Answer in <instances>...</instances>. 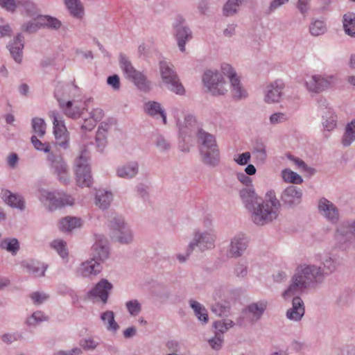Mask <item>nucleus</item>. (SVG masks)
<instances>
[{
    "label": "nucleus",
    "mask_w": 355,
    "mask_h": 355,
    "mask_svg": "<svg viewBox=\"0 0 355 355\" xmlns=\"http://www.w3.org/2000/svg\"><path fill=\"white\" fill-rule=\"evenodd\" d=\"M324 278L322 266L314 264L301 265L296 268L288 288L282 293V296L286 300L311 286L322 284Z\"/></svg>",
    "instance_id": "nucleus-1"
},
{
    "label": "nucleus",
    "mask_w": 355,
    "mask_h": 355,
    "mask_svg": "<svg viewBox=\"0 0 355 355\" xmlns=\"http://www.w3.org/2000/svg\"><path fill=\"white\" fill-rule=\"evenodd\" d=\"M101 320L107 324V329L116 332L119 328V324L114 320V314L112 311H107L103 313L101 315Z\"/></svg>",
    "instance_id": "nucleus-40"
},
{
    "label": "nucleus",
    "mask_w": 355,
    "mask_h": 355,
    "mask_svg": "<svg viewBox=\"0 0 355 355\" xmlns=\"http://www.w3.org/2000/svg\"><path fill=\"white\" fill-rule=\"evenodd\" d=\"M196 124L195 118L190 114L184 116V121L178 120L177 125L179 127L180 134L184 137L189 134L190 130Z\"/></svg>",
    "instance_id": "nucleus-34"
},
{
    "label": "nucleus",
    "mask_w": 355,
    "mask_h": 355,
    "mask_svg": "<svg viewBox=\"0 0 355 355\" xmlns=\"http://www.w3.org/2000/svg\"><path fill=\"white\" fill-rule=\"evenodd\" d=\"M196 137L202 163L211 167L218 166L220 152L215 136L202 128H198Z\"/></svg>",
    "instance_id": "nucleus-3"
},
{
    "label": "nucleus",
    "mask_w": 355,
    "mask_h": 355,
    "mask_svg": "<svg viewBox=\"0 0 355 355\" xmlns=\"http://www.w3.org/2000/svg\"><path fill=\"white\" fill-rule=\"evenodd\" d=\"M24 46V36L21 34H18L7 45L11 56L17 63L20 64L22 61Z\"/></svg>",
    "instance_id": "nucleus-24"
},
{
    "label": "nucleus",
    "mask_w": 355,
    "mask_h": 355,
    "mask_svg": "<svg viewBox=\"0 0 355 355\" xmlns=\"http://www.w3.org/2000/svg\"><path fill=\"white\" fill-rule=\"evenodd\" d=\"M289 119L288 116L284 112H277L272 114L269 117L270 124L276 125L279 123H283L288 121Z\"/></svg>",
    "instance_id": "nucleus-57"
},
{
    "label": "nucleus",
    "mask_w": 355,
    "mask_h": 355,
    "mask_svg": "<svg viewBox=\"0 0 355 355\" xmlns=\"http://www.w3.org/2000/svg\"><path fill=\"white\" fill-rule=\"evenodd\" d=\"M239 6V4L236 3V0H228L223 7L224 15L228 17L234 15Z\"/></svg>",
    "instance_id": "nucleus-60"
},
{
    "label": "nucleus",
    "mask_w": 355,
    "mask_h": 355,
    "mask_svg": "<svg viewBox=\"0 0 355 355\" xmlns=\"http://www.w3.org/2000/svg\"><path fill=\"white\" fill-rule=\"evenodd\" d=\"M49 116L53 120V134L55 136L69 133L64 125V122L58 111H51L49 113Z\"/></svg>",
    "instance_id": "nucleus-31"
},
{
    "label": "nucleus",
    "mask_w": 355,
    "mask_h": 355,
    "mask_svg": "<svg viewBox=\"0 0 355 355\" xmlns=\"http://www.w3.org/2000/svg\"><path fill=\"white\" fill-rule=\"evenodd\" d=\"M234 325V322L229 319L218 320L214 322L215 334L223 336L230 328Z\"/></svg>",
    "instance_id": "nucleus-46"
},
{
    "label": "nucleus",
    "mask_w": 355,
    "mask_h": 355,
    "mask_svg": "<svg viewBox=\"0 0 355 355\" xmlns=\"http://www.w3.org/2000/svg\"><path fill=\"white\" fill-rule=\"evenodd\" d=\"M216 234L212 229L201 231L196 230L193 232V237L189 243V251H193L198 248L200 252L213 249L215 246Z\"/></svg>",
    "instance_id": "nucleus-8"
},
{
    "label": "nucleus",
    "mask_w": 355,
    "mask_h": 355,
    "mask_svg": "<svg viewBox=\"0 0 355 355\" xmlns=\"http://www.w3.org/2000/svg\"><path fill=\"white\" fill-rule=\"evenodd\" d=\"M355 141V119L347 123L341 139L344 147L351 146Z\"/></svg>",
    "instance_id": "nucleus-30"
},
{
    "label": "nucleus",
    "mask_w": 355,
    "mask_h": 355,
    "mask_svg": "<svg viewBox=\"0 0 355 355\" xmlns=\"http://www.w3.org/2000/svg\"><path fill=\"white\" fill-rule=\"evenodd\" d=\"M280 203L275 195L268 193L266 198L259 201L250 211L251 219L257 225L263 226L277 219Z\"/></svg>",
    "instance_id": "nucleus-2"
},
{
    "label": "nucleus",
    "mask_w": 355,
    "mask_h": 355,
    "mask_svg": "<svg viewBox=\"0 0 355 355\" xmlns=\"http://www.w3.org/2000/svg\"><path fill=\"white\" fill-rule=\"evenodd\" d=\"M305 314V306L303 300L299 296L293 297L292 306L287 309L286 318L295 322H300Z\"/></svg>",
    "instance_id": "nucleus-20"
},
{
    "label": "nucleus",
    "mask_w": 355,
    "mask_h": 355,
    "mask_svg": "<svg viewBox=\"0 0 355 355\" xmlns=\"http://www.w3.org/2000/svg\"><path fill=\"white\" fill-rule=\"evenodd\" d=\"M48 318L44 315L43 312L37 311L34 312L29 318L26 320V324L28 326H35L39 322L46 321Z\"/></svg>",
    "instance_id": "nucleus-56"
},
{
    "label": "nucleus",
    "mask_w": 355,
    "mask_h": 355,
    "mask_svg": "<svg viewBox=\"0 0 355 355\" xmlns=\"http://www.w3.org/2000/svg\"><path fill=\"white\" fill-rule=\"evenodd\" d=\"M208 343L213 349L218 350L222 347L223 337V336L215 334L214 337L208 340Z\"/></svg>",
    "instance_id": "nucleus-64"
},
{
    "label": "nucleus",
    "mask_w": 355,
    "mask_h": 355,
    "mask_svg": "<svg viewBox=\"0 0 355 355\" xmlns=\"http://www.w3.org/2000/svg\"><path fill=\"white\" fill-rule=\"evenodd\" d=\"M211 311L218 316H227L230 313V305L226 301L215 302L211 306Z\"/></svg>",
    "instance_id": "nucleus-36"
},
{
    "label": "nucleus",
    "mask_w": 355,
    "mask_h": 355,
    "mask_svg": "<svg viewBox=\"0 0 355 355\" xmlns=\"http://www.w3.org/2000/svg\"><path fill=\"white\" fill-rule=\"evenodd\" d=\"M343 22L346 34L355 37V14L349 12L344 15Z\"/></svg>",
    "instance_id": "nucleus-35"
},
{
    "label": "nucleus",
    "mask_w": 355,
    "mask_h": 355,
    "mask_svg": "<svg viewBox=\"0 0 355 355\" xmlns=\"http://www.w3.org/2000/svg\"><path fill=\"white\" fill-rule=\"evenodd\" d=\"M189 304L198 320L202 322L203 324H207L209 320V317L206 308L200 302L193 299H191L189 301Z\"/></svg>",
    "instance_id": "nucleus-32"
},
{
    "label": "nucleus",
    "mask_w": 355,
    "mask_h": 355,
    "mask_svg": "<svg viewBox=\"0 0 355 355\" xmlns=\"http://www.w3.org/2000/svg\"><path fill=\"white\" fill-rule=\"evenodd\" d=\"M318 211L320 214L331 223H336L340 217L337 207L329 200L322 198L318 202Z\"/></svg>",
    "instance_id": "nucleus-17"
},
{
    "label": "nucleus",
    "mask_w": 355,
    "mask_h": 355,
    "mask_svg": "<svg viewBox=\"0 0 355 355\" xmlns=\"http://www.w3.org/2000/svg\"><path fill=\"white\" fill-rule=\"evenodd\" d=\"M51 247L55 250L62 259H67L69 252L65 241L62 239L54 240L51 243Z\"/></svg>",
    "instance_id": "nucleus-45"
},
{
    "label": "nucleus",
    "mask_w": 355,
    "mask_h": 355,
    "mask_svg": "<svg viewBox=\"0 0 355 355\" xmlns=\"http://www.w3.org/2000/svg\"><path fill=\"white\" fill-rule=\"evenodd\" d=\"M267 308V302L261 300L249 304L243 311L248 322L254 323L259 320Z\"/></svg>",
    "instance_id": "nucleus-21"
},
{
    "label": "nucleus",
    "mask_w": 355,
    "mask_h": 355,
    "mask_svg": "<svg viewBox=\"0 0 355 355\" xmlns=\"http://www.w3.org/2000/svg\"><path fill=\"white\" fill-rule=\"evenodd\" d=\"M58 101L59 103L60 108L62 110V111L66 115L72 118H76L80 116V112L73 110V108L72 107V101H68L65 102L64 100H62L60 98H58Z\"/></svg>",
    "instance_id": "nucleus-48"
},
{
    "label": "nucleus",
    "mask_w": 355,
    "mask_h": 355,
    "mask_svg": "<svg viewBox=\"0 0 355 355\" xmlns=\"http://www.w3.org/2000/svg\"><path fill=\"white\" fill-rule=\"evenodd\" d=\"M282 176L286 182L294 184H299L303 182V179L299 174L288 168H285L282 171Z\"/></svg>",
    "instance_id": "nucleus-44"
},
{
    "label": "nucleus",
    "mask_w": 355,
    "mask_h": 355,
    "mask_svg": "<svg viewBox=\"0 0 355 355\" xmlns=\"http://www.w3.org/2000/svg\"><path fill=\"white\" fill-rule=\"evenodd\" d=\"M110 255L108 239L103 234L94 235V243L90 248V278L96 276L103 268V264Z\"/></svg>",
    "instance_id": "nucleus-4"
},
{
    "label": "nucleus",
    "mask_w": 355,
    "mask_h": 355,
    "mask_svg": "<svg viewBox=\"0 0 355 355\" xmlns=\"http://www.w3.org/2000/svg\"><path fill=\"white\" fill-rule=\"evenodd\" d=\"M31 299L35 305H40L48 300L49 295L44 292L35 291L30 295Z\"/></svg>",
    "instance_id": "nucleus-61"
},
{
    "label": "nucleus",
    "mask_w": 355,
    "mask_h": 355,
    "mask_svg": "<svg viewBox=\"0 0 355 355\" xmlns=\"http://www.w3.org/2000/svg\"><path fill=\"white\" fill-rule=\"evenodd\" d=\"M128 313L132 315H137L141 311V304L137 300H132L125 303Z\"/></svg>",
    "instance_id": "nucleus-59"
},
{
    "label": "nucleus",
    "mask_w": 355,
    "mask_h": 355,
    "mask_svg": "<svg viewBox=\"0 0 355 355\" xmlns=\"http://www.w3.org/2000/svg\"><path fill=\"white\" fill-rule=\"evenodd\" d=\"M145 112L150 116L162 119L163 123H166V116L161 104L156 101H148L144 105Z\"/></svg>",
    "instance_id": "nucleus-29"
},
{
    "label": "nucleus",
    "mask_w": 355,
    "mask_h": 355,
    "mask_svg": "<svg viewBox=\"0 0 355 355\" xmlns=\"http://www.w3.org/2000/svg\"><path fill=\"white\" fill-rule=\"evenodd\" d=\"M1 338L3 343L11 345L14 342L24 339V335L22 332L19 331L10 332L3 334Z\"/></svg>",
    "instance_id": "nucleus-52"
},
{
    "label": "nucleus",
    "mask_w": 355,
    "mask_h": 355,
    "mask_svg": "<svg viewBox=\"0 0 355 355\" xmlns=\"http://www.w3.org/2000/svg\"><path fill=\"white\" fill-rule=\"evenodd\" d=\"M40 199L43 202L49 203L47 208L51 211L65 206H71L74 202V199L67 193L51 192L44 189L40 191Z\"/></svg>",
    "instance_id": "nucleus-10"
},
{
    "label": "nucleus",
    "mask_w": 355,
    "mask_h": 355,
    "mask_svg": "<svg viewBox=\"0 0 355 355\" xmlns=\"http://www.w3.org/2000/svg\"><path fill=\"white\" fill-rule=\"evenodd\" d=\"M335 84V78L327 75H313L305 80L307 90L313 93L322 92Z\"/></svg>",
    "instance_id": "nucleus-14"
},
{
    "label": "nucleus",
    "mask_w": 355,
    "mask_h": 355,
    "mask_svg": "<svg viewBox=\"0 0 355 355\" xmlns=\"http://www.w3.org/2000/svg\"><path fill=\"white\" fill-rule=\"evenodd\" d=\"M41 28H43V26L42 20L40 21V15L22 26V30L28 33H35Z\"/></svg>",
    "instance_id": "nucleus-47"
},
{
    "label": "nucleus",
    "mask_w": 355,
    "mask_h": 355,
    "mask_svg": "<svg viewBox=\"0 0 355 355\" xmlns=\"http://www.w3.org/2000/svg\"><path fill=\"white\" fill-rule=\"evenodd\" d=\"M31 143L37 150L44 153L50 152V146L47 143H42L36 136L33 135L31 138Z\"/></svg>",
    "instance_id": "nucleus-62"
},
{
    "label": "nucleus",
    "mask_w": 355,
    "mask_h": 355,
    "mask_svg": "<svg viewBox=\"0 0 355 355\" xmlns=\"http://www.w3.org/2000/svg\"><path fill=\"white\" fill-rule=\"evenodd\" d=\"M309 31L312 35L319 36L326 32L327 28L323 21L315 20L311 24Z\"/></svg>",
    "instance_id": "nucleus-51"
},
{
    "label": "nucleus",
    "mask_w": 355,
    "mask_h": 355,
    "mask_svg": "<svg viewBox=\"0 0 355 355\" xmlns=\"http://www.w3.org/2000/svg\"><path fill=\"white\" fill-rule=\"evenodd\" d=\"M17 3L18 6L23 7L29 16L37 15V6L31 0H17Z\"/></svg>",
    "instance_id": "nucleus-55"
},
{
    "label": "nucleus",
    "mask_w": 355,
    "mask_h": 355,
    "mask_svg": "<svg viewBox=\"0 0 355 355\" xmlns=\"http://www.w3.org/2000/svg\"><path fill=\"white\" fill-rule=\"evenodd\" d=\"M230 84L234 98L239 100L247 97L248 93L246 90L242 87L239 77L232 80V81H230Z\"/></svg>",
    "instance_id": "nucleus-39"
},
{
    "label": "nucleus",
    "mask_w": 355,
    "mask_h": 355,
    "mask_svg": "<svg viewBox=\"0 0 355 355\" xmlns=\"http://www.w3.org/2000/svg\"><path fill=\"white\" fill-rule=\"evenodd\" d=\"M221 71L224 76H227L230 79V82L232 81V80L238 78L236 71L229 64L223 63L221 65Z\"/></svg>",
    "instance_id": "nucleus-63"
},
{
    "label": "nucleus",
    "mask_w": 355,
    "mask_h": 355,
    "mask_svg": "<svg viewBox=\"0 0 355 355\" xmlns=\"http://www.w3.org/2000/svg\"><path fill=\"white\" fill-rule=\"evenodd\" d=\"M155 145L162 153H168L171 147L170 141L162 135H157L155 140Z\"/></svg>",
    "instance_id": "nucleus-54"
},
{
    "label": "nucleus",
    "mask_w": 355,
    "mask_h": 355,
    "mask_svg": "<svg viewBox=\"0 0 355 355\" xmlns=\"http://www.w3.org/2000/svg\"><path fill=\"white\" fill-rule=\"evenodd\" d=\"M252 153L259 163H265L267 159V152L266 146L263 142H257L252 148Z\"/></svg>",
    "instance_id": "nucleus-37"
},
{
    "label": "nucleus",
    "mask_w": 355,
    "mask_h": 355,
    "mask_svg": "<svg viewBox=\"0 0 355 355\" xmlns=\"http://www.w3.org/2000/svg\"><path fill=\"white\" fill-rule=\"evenodd\" d=\"M159 67L162 80L165 87L176 94L183 95L185 90L173 69V65L166 60H160Z\"/></svg>",
    "instance_id": "nucleus-7"
},
{
    "label": "nucleus",
    "mask_w": 355,
    "mask_h": 355,
    "mask_svg": "<svg viewBox=\"0 0 355 355\" xmlns=\"http://www.w3.org/2000/svg\"><path fill=\"white\" fill-rule=\"evenodd\" d=\"M173 28L178 47L182 52H184L187 42L192 37L191 31L186 25L185 20L182 17L176 18Z\"/></svg>",
    "instance_id": "nucleus-15"
},
{
    "label": "nucleus",
    "mask_w": 355,
    "mask_h": 355,
    "mask_svg": "<svg viewBox=\"0 0 355 355\" xmlns=\"http://www.w3.org/2000/svg\"><path fill=\"white\" fill-rule=\"evenodd\" d=\"M73 168L77 184L81 187H89V151L86 146L74 159Z\"/></svg>",
    "instance_id": "nucleus-9"
},
{
    "label": "nucleus",
    "mask_w": 355,
    "mask_h": 355,
    "mask_svg": "<svg viewBox=\"0 0 355 355\" xmlns=\"http://www.w3.org/2000/svg\"><path fill=\"white\" fill-rule=\"evenodd\" d=\"M112 288L113 286L110 282L105 279H102L90 290V296L98 297L103 304H105Z\"/></svg>",
    "instance_id": "nucleus-23"
},
{
    "label": "nucleus",
    "mask_w": 355,
    "mask_h": 355,
    "mask_svg": "<svg viewBox=\"0 0 355 355\" xmlns=\"http://www.w3.org/2000/svg\"><path fill=\"white\" fill-rule=\"evenodd\" d=\"M302 196L303 192L301 189L291 185L282 191L281 200L285 207L293 208L301 203Z\"/></svg>",
    "instance_id": "nucleus-16"
},
{
    "label": "nucleus",
    "mask_w": 355,
    "mask_h": 355,
    "mask_svg": "<svg viewBox=\"0 0 355 355\" xmlns=\"http://www.w3.org/2000/svg\"><path fill=\"white\" fill-rule=\"evenodd\" d=\"M81 225L82 222L80 219L76 217L67 216L60 221V230L64 232H70Z\"/></svg>",
    "instance_id": "nucleus-33"
},
{
    "label": "nucleus",
    "mask_w": 355,
    "mask_h": 355,
    "mask_svg": "<svg viewBox=\"0 0 355 355\" xmlns=\"http://www.w3.org/2000/svg\"><path fill=\"white\" fill-rule=\"evenodd\" d=\"M1 198L12 208L23 211L26 208L25 200L22 196L13 193L9 190H3L1 191Z\"/></svg>",
    "instance_id": "nucleus-25"
},
{
    "label": "nucleus",
    "mask_w": 355,
    "mask_h": 355,
    "mask_svg": "<svg viewBox=\"0 0 355 355\" xmlns=\"http://www.w3.org/2000/svg\"><path fill=\"white\" fill-rule=\"evenodd\" d=\"M322 270H324V276L333 273L337 269L336 260L331 257H327L322 261Z\"/></svg>",
    "instance_id": "nucleus-50"
},
{
    "label": "nucleus",
    "mask_w": 355,
    "mask_h": 355,
    "mask_svg": "<svg viewBox=\"0 0 355 355\" xmlns=\"http://www.w3.org/2000/svg\"><path fill=\"white\" fill-rule=\"evenodd\" d=\"M139 171V164L137 161H130L119 166L116 168V175L118 178L130 180L135 178Z\"/></svg>",
    "instance_id": "nucleus-22"
},
{
    "label": "nucleus",
    "mask_w": 355,
    "mask_h": 355,
    "mask_svg": "<svg viewBox=\"0 0 355 355\" xmlns=\"http://www.w3.org/2000/svg\"><path fill=\"white\" fill-rule=\"evenodd\" d=\"M0 248L15 255L19 250V243L15 238L6 239L1 241Z\"/></svg>",
    "instance_id": "nucleus-41"
},
{
    "label": "nucleus",
    "mask_w": 355,
    "mask_h": 355,
    "mask_svg": "<svg viewBox=\"0 0 355 355\" xmlns=\"http://www.w3.org/2000/svg\"><path fill=\"white\" fill-rule=\"evenodd\" d=\"M248 238L243 233L236 234L230 241L228 253L231 257L238 258L243 255L248 246Z\"/></svg>",
    "instance_id": "nucleus-18"
},
{
    "label": "nucleus",
    "mask_w": 355,
    "mask_h": 355,
    "mask_svg": "<svg viewBox=\"0 0 355 355\" xmlns=\"http://www.w3.org/2000/svg\"><path fill=\"white\" fill-rule=\"evenodd\" d=\"M47 161L53 174L57 176L60 182L68 184L70 182L69 168L62 156L49 153Z\"/></svg>",
    "instance_id": "nucleus-12"
},
{
    "label": "nucleus",
    "mask_w": 355,
    "mask_h": 355,
    "mask_svg": "<svg viewBox=\"0 0 355 355\" xmlns=\"http://www.w3.org/2000/svg\"><path fill=\"white\" fill-rule=\"evenodd\" d=\"M42 26L49 28L58 29L61 26V22L56 18L48 15H40Z\"/></svg>",
    "instance_id": "nucleus-53"
},
{
    "label": "nucleus",
    "mask_w": 355,
    "mask_h": 355,
    "mask_svg": "<svg viewBox=\"0 0 355 355\" xmlns=\"http://www.w3.org/2000/svg\"><path fill=\"white\" fill-rule=\"evenodd\" d=\"M240 197L245 207L250 211L261 200L256 194L252 187H246L240 191Z\"/></svg>",
    "instance_id": "nucleus-27"
},
{
    "label": "nucleus",
    "mask_w": 355,
    "mask_h": 355,
    "mask_svg": "<svg viewBox=\"0 0 355 355\" xmlns=\"http://www.w3.org/2000/svg\"><path fill=\"white\" fill-rule=\"evenodd\" d=\"M32 128L33 131L37 134L40 137H43L46 133V124L44 120L42 118H33L32 119Z\"/></svg>",
    "instance_id": "nucleus-49"
},
{
    "label": "nucleus",
    "mask_w": 355,
    "mask_h": 355,
    "mask_svg": "<svg viewBox=\"0 0 355 355\" xmlns=\"http://www.w3.org/2000/svg\"><path fill=\"white\" fill-rule=\"evenodd\" d=\"M322 118V125L325 130L331 131L334 129L336 125V116L334 114L332 110L324 112Z\"/></svg>",
    "instance_id": "nucleus-43"
},
{
    "label": "nucleus",
    "mask_w": 355,
    "mask_h": 355,
    "mask_svg": "<svg viewBox=\"0 0 355 355\" xmlns=\"http://www.w3.org/2000/svg\"><path fill=\"white\" fill-rule=\"evenodd\" d=\"M248 264L247 261H239L234 268V274L239 278H244L247 276Z\"/></svg>",
    "instance_id": "nucleus-58"
},
{
    "label": "nucleus",
    "mask_w": 355,
    "mask_h": 355,
    "mask_svg": "<svg viewBox=\"0 0 355 355\" xmlns=\"http://www.w3.org/2000/svg\"><path fill=\"white\" fill-rule=\"evenodd\" d=\"M119 65L125 77L132 81L139 89L146 92L150 88V83L145 75L137 70L123 54L119 55Z\"/></svg>",
    "instance_id": "nucleus-6"
},
{
    "label": "nucleus",
    "mask_w": 355,
    "mask_h": 355,
    "mask_svg": "<svg viewBox=\"0 0 355 355\" xmlns=\"http://www.w3.org/2000/svg\"><path fill=\"white\" fill-rule=\"evenodd\" d=\"M202 82L214 96L224 95L227 92L223 77L217 71L207 70L202 76Z\"/></svg>",
    "instance_id": "nucleus-11"
},
{
    "label": "nucleus",
    "mask_w": 355,
    "mask_h": 355,
    "mask_svg": "<svg viewBox=\"0 0 355 355\" xmlns=\"http://www.w3.org/2000/svg\"><path fill=\"white\" fill-rule=\"evenodd\" d=\"M355 237V219L343 221L336 228L334 238L339 248H346Z\"/></svg>",
    "instance_id": "nucleus-13"
},
{
    "label": "nucleus",
    "mask_w": 355,
    "mask_h": 355,
    "mask_svg": "<svg viewBox=\"0 0 355 355\" xmlns=\"http://www.w3.org/2000/svg\"><path fill=\"white\" fill-rule=\"evenodd\" d=\"M26 268L29 273L33 274L35 277H43L44 276L46 266L44 264H41L38 261H30L26 265Z\"/></svg>",
    "instance_id": "nucleus-42"
},
{
    "label": "nucleus",
    "mask_w": 355,
    "mask_h": 355,
    "mask_svg": "<svg viewBox=\"0 0 355 355\" xmlns=\"http://www.w3.org/2000/svg\"><path fill=\"white\" fill-rule=\"evenodd\" d=\"M284 88V84L282 80H275L267 85L264 89V101L269 104L279 102Z\"/></svg>",
    "instance_id": "nucleus-19"
},
{
    "label": "nucleus",
    "mask_w": 355,
    "mask_h": 355,
    "mask_svg": "<svg viewBox=\"0 0 355 355\" xmlns=\"http://www.w3.org/2000/svg\"><path fill=\"white\" fill-rule=\"evenodd\" d=\"M108 234L111 241L122 245H128L134 241V233L125 219L113 214L107 222Z\"/></svg>",
    "instance_id": "nucleus-5"
},
{
    "label": "nucleus",
    "mask_w": 355,
    "mask_h": 355,
    "mask_svg": "<svg viewBox=\"0 0 355 355\" xmlns=\"http://www.w3.org/2000/svg\"><path fill=\"white\" fill-rule=\"evenodd\" d=\"M65 4L71 15L81 18L83 15V8L80 0H65Z\"/></svg>",
    "instance_id": "nucleus-38"
},
{
    "label": "nucleus",
    "mask_w": 355,
    "mask_h": 355,
    "mask_svg": "<svg viewBox=\"0 0 355 355\" xmlns=\"http://www.w3.org/2000/svg\"><path fill=\"white\" fill-rule=\"evenodd\" d=\"M113 200L112 192L104 189L96 190L94 198V203L101 209H107Z\"/></svg>",
    "instance_id": "nucleus-28"
},
{
    "label": "nucleus",
    "mask_w": 355,
    "mask_h": 355,
    "mask_svg": "<svg viewBox=\"0 0 355 355\" xmlns=\"http://www.w3.org/2000/svg\"><path fill=\"white\" fill-rule=\"evenodd\" d=\"M112 125L107 122H102L98 125L96 135L95 137V145L97 148V150L100 153H102L105 148L107 141V134L110 129L111 128Z\"/></svg>",
    "instance_id": "nucleus-26"
}]
</instances>
